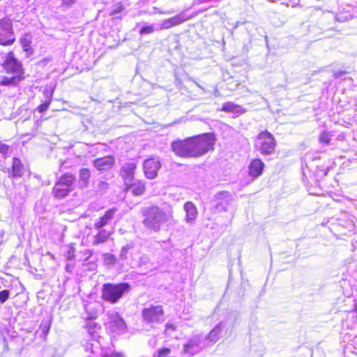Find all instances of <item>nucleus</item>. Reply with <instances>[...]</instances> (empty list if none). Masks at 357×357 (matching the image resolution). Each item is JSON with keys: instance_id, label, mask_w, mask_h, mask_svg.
Listing matches in <instances>:
<instances>
[{"instance_id": "nucleus-1", "label": "nucleus", "mask_w": 357, "mask_h": 357, "mask_svg": "<svg viewBox=\"0 0 357 357\" xmlns=\"http://www.w3.org/2000/svg\"><path fill=\"white\" fill-rule=\"evenodd\" d=\"M141 213L144 217L142 223L144 227L154 232H158L163 225L173 220V209L167 203L144 206Z\"/></svg>"}, {"instance_id": "nucleus-2", "label": "nucleus", "mask_w": 357, "mask_h": 357, "mask_svg": "<svg viewBox=\"0 0 357 357\" xmlns=\"http://www.w3.org/2000/svg\"><path fill=\"white\" fill-rule=\"evenodd\" d=\"M130 289V285L127 282L105 283L102 287L101 298L111 304H115Z\"/></svg>"}, {"instance_id": "nucleus-3", "label": "nucleus", "mask_w": 357, "mask_h": 357, "mask_svg": "<svg viewBox=\"0 0 357 357\" xmlns=\"http://www.w3.org/2000/svg\"><path fill=\"white\" fill-rule=\"evenodd\" d=\"M190 138L192 140L193 158L200 157L213 149L215 138L212 134L206 133Z\"/></svg>"}, {"instance_id": "nucleus-4", "label": "nucleus", "mask_w": 357, "mask_h": 357, "mask_svg": "<svg viewBox=\"0 0 357 357\" xmlns=\"http://www.w3.org/2000/svg\"><path fill=\"white\" fill-rule=\"evenodd\" d=\"M276 141L272 134L268 131L261 132L255 142V149L263 156H269L275 153Z\"/></svg>"}, {"instance_id": "nucleus-5", "label": "nucleus", "mask_w": 357, "mask_h": 357, "mask_svg": "<svg viewBox=\"0 0 357 357\" xmlns=\"http://www.w3.org/2000/svg\"><path fill=\"white\" fill-rule=\"evenodd\" d=\"M208 344L205 343L204 337L200 334L193 335L185 340L183 344L181 354L192 357L203 351Z\"/></svg>"}, {"instance_id": "nucleus-6", "label": "nucleus", "mask_w": 357, "mask_h": 357, "mask_svg": "<svg viewBox=\"0 0 357 357\" xmlns=\"http://www.w3.org/2000/svg\"><path fill=\"white\" fill-rule=\"evenodd\" d=\"M75 178L72 174H64L55 183L52 190L53 195L59 199L66 197L73 190Z\"/></svg>"}, {"instance_id": "nucleus-7", "label": "nucleus", "mask_w": 357, "mask_h": 357, "mask_svg": "<svg viewBox=\"0 0 357 357\" xmlns=\"http://www.w3.org/2000/svg\"><path fill=\"white\" fill-rule=\"evenodd\" d=\"M15 36L13 29L12 21L8 18L0 20V44L3 46L13 45Z\"/></svg>"}, {"instance_id": "nucleus-8", "label": "nucleus", "mask_w": 357, "mask_h": 357, "mask_svg": "<svg viewBox=\"0 0 357 357\" xmlns=\"http://www.w3.org/2000/svg\"><path fill=\"white\" fill-rule=\"evenodd\" d=\"M191 138L177 139L171 143V150L181 158H193Z\"/></svg>"}, {"instance_id": "nucleus-9", "label": "nucleus", "mask_w": 357, "mask_h": 357, "mask_svg": "<svg viewBox=\"0 0 357 357\" xmlns=\"http://www.w3.org/2000/svg\"><path fill=\"white\" fill-rule=\"evenodd\" d=\"M234 196L228 191L217 192L213 198V203L217 211H227L228 207L233 203Z\"/></svg>"}, {"instance_id": "nucleus-10", "label": "nucleus", "mask_w": 357, "mask_h": 357, "mask_svg": "<svg viewBox=\"0 0 357 357\" xmlns=\"http://www.w3.org/2000/svg\"><path fill=\"white\" fill-rule=\"evenodd\" d=\"M2 66L7 73L23 75L24 73L22 63L15 57L13 52L8 53Z\"/></svg>"}, {"instance_id": "nucleus-11", "label": "nucleus", "mask_w": 357, "mask_h": 357, "mask_svg": "<svg viewBox=\"0 0 357 357\" xmlns=\"http://www.w3.org/2000/svg\"><path fill=\"white\" fill-rule=\"evenodd\" d=\"M144 320L147 323H160L163 321V310L161 305L144 308L142 311Z\"/></svg>"}, {"instance_id": "nucleus-12", "label": "nucleus", "mask_w": 357, "mask_h": 357, "mask_svg": "<svg viewBox=\"0 0 357 357\" xmlns=\"http://www.w3.org/2000/svg\"><path fill=\"white\" fill-rule=\"evenodd\" d=\"M160 167L161 162L158 158H151L145 160L143 164L145 176L149 179L155 178Z\"/></svg>"}, {"instance_id": "nucleus-13", "label": "nucleus", "mask_w": 357, "mask_h": 357, "mask_svg": "<svg viewBox=\"0 0 357 357\" xmlns=\"http://www.w3.org/2000/svg\"><path fill=\"white\" fill-rule=\"evenodd\" d=\"M106 325L116 333L123 332L126 328L124 320L116 312L108 313Z\"/></svg>"}, {"instance_id": "nucleus-14", "label": "nucleus", "mask_w": 357, "mask_h": 357, "mask_svg": "<svg viewBox=\"0 0 357 357\" xmlns=\"http://www.w3.org/2000/svg\"><path fill=\"white\" fill-rule=\"evenodd\" d=\"M136 168L137 165L133 162H128L123 165L120 174L125 185L130 183L131 181H134Z\"/></svg>"}, {"instance_id": "nucleus-15", "label": "nucleus", "mask_w": 357, "mask_h": 357, "mask_svg": "<svg viewBox=\"0 0 357 357\" xmlns=\"http://www.w3.org/2000/svg\"><path fill=\"white\" fill-rule=\"evenodd\" d=\"M114 162L115 159L112 155H107L94 160L93 165L99 171H106L111 169Z\"/></svg>"}, {"instance_id": "nucleus-16", "label": "nucleus", "mask_w": 357, "mask_h": 357, "mask_svg": "<svg viewBox=\"0 0 357 357\" xmlns=\"http://www.w3.org/2000/svg\"><path fill=\"white\" fill-rule=\"evenodd\" d=\"M188 19L185 17L183 14H179L174 17L165 20L160 24H158L159 31L162 29H170L174 26L178 25L186 21Z\"/></svg>"}, {"instance_id": "nucleus-17", "label": "nucleus", "mask_w": 357, "mask_h": 357, "mask_svg": "<svg viewBox=\"0 0 357 357\" xmlns=\"http://www.w3.org/2000/svg\"><path fill=\"white\" fill-rule=\"evenodd\" d=\"M117 211L116 208H112L107 211L105 215L100 217L95 223L94 228L96 229H103L114 217V214Z\"/></svg>"}, {"instance_id": "nucleus-18", "label": "nucleus", "mask_w": 357, "mask_h": 357, "mask_svg": "<svg viewBox=\"0 0 357 357\" xmlns=\"http://www.w3.org/2000/svg\"><path fill=\"white\" fill-rule=\"evenodd\" d=\"M126 185L127 190H131L132 193L135 196H140L144 195L146 185L144 181L142 180H134L130 183H128Z\"/></svg>"}, {"instance_id": "nucleus-19", "label": "nucleus", "mask_w": 357, "mask_h": 357, "mask_svg": "<svg viewBox=\"0 0 357 357\" xmlns=\"http://www.w3.org/2000/svg\"><path fill=\"white\" fill-rule=\"evenodd\" d=\"M264 164L260 159H254L249 165V174L253 178L259 176L264 170Z\"/></svg>"}, {"instance_id": "nucleus-20", "label": "nucleus", "mask_w": 357, "mask_h": 357, "mask_svg": "<svg viewBox=\"0 0 357 357\" xmlns=\"http://www.w3.org/2000/svg\"><path fill=\"white\" fill-rule=\"evenodd\" d=\"M221 110L236 116L245 112V109L243 107L232 102H225Z\"/></svg>"}, {"instance_id": "nucleus-21", "label": "nucleus", "mask_w": 357, "mask_h": 357, "mask_svg": "<svg viewBox=\"0 0 357 357\" xmlns=\"http://www.w3.org/2000/svg\"><path fill=\"white\" fill-rule=\"evenodd\" d=\"M85 312L87 314L86 319H95L98 317V309L101 308V306L95 302H90L85 303L84 305Z\"/></svg>"}, {"instance_id": "nucleus-22", "label": "nucleus", "mask_w": 357, "mask_h": 357, "mask_svg": "<svg viewBox=\"0 0 357 357\" xmlns=\"http://www.w3.org/2000/svg\"><path fill=\"white\" fill-rule=\"evenodd\" d=\"M223 327V323L220 322L218 324H217L208 333L207 337H205V341H208L211 344H214L216 342L220 337V334L222 333Z\"/></svg>"}, {"instance_id": "nucleus-23", "label": "nucleus", "mask_w": 357, "mask_h": 357, "mask_svg": "<svg viewBox=\"0 0 357 357\" xmlns=\"http://www.w3.org/2000/svg\"><path fill=\"white\" fill-rule=\"evenodd\" d=\"M184 209L186 213V222L192 224L194 222L197 216V210L192 202H187L184 205Z\"/></svg>"}, {"instance_id": "nucleus-24", "label": "nucleus", "mask_w": 357, "mask_h": 357, "mask_svg": "<svg viewBox=\"0 0 357 357\" xmlns=\"http://www.w3.org/2000/svg\"><path fill=\"white\" fill-rule=\"evenodd\" d=\"M24 167L21 160L17 158H13L12 169L9 174L14 178H20L23 175Z\"/></svg>"}, {"instance_id": "nucleus-25", "label": "nucleus", "mask_w": 357, "mask_h": 357, "mask_svg": "<svg viewBox=\"0 0 357 357\" xmlns=\"http://www.w3.org/2000/svg\"><path fill=\"white\" fill-rule=\"evenodd\" d=\"M87 322L85 325V328L88 334L91 336V339H97L98 331L100 329V326L98 324L96 323L93 319H87Z\"/></svg>"}, {"instance_id": "nucleus-26", "label": "nucleus", "mask_w": 357, "mask_h": 357, "mask_svg": "<svg viewBox=\"0 0 357 357\" xmlns=\"http://www.w3.org/2000/svg\"><path fill=\"white\" fill-rule=\"evenodd\" d=\"M84 347L86 352L89 354L88 357L97 356L100 350V344L96 339H91V342H87Z\"/></svg>"}, {"instance_id": "nucleus-27", "label": "nucleus", "mask_w": 357, "mask_h": 357, "mask_svg": "<svg viewBox=\"0 0 357 357\" xmlns=\"http://www.w3.org/2000/svg\"><path fill=\"white\" fill-rule=\"evenodd\" d=\"M98 233L94 236L93 245H97L100 243L106 242L112 234V231H108L105 229H98Z\"/></svg>"}, {"instance_id": "nucleus-28", "label": "nucleus", "mask_w": 357, "mask_h": 357, "mask_svg": "<svg viewBox=\"0 0 357 357\" xmlns=\"http://www.w3.org/2000/svg\"><path fill=\"white\" fill-rule=\"evenodd\" d=\"M24 77L23 75H14L11 77H3L0 81V85L1 86H17L23 79Z\"/></svg>"}, {"instance_id": "nucleus-29", "label": "nucleus", "mask_w": 357, "mask_h": 357, "mask_svg": "<svg viewBox=\"0 0 357 357\" xmlns=\"http://www.w3.org/2000/svg\"><path fill=\"white\" fill-rule=\"evenodd\" d=\"M155 31H159L158 24H144L140 29L139 33L140 35H149Z\"/></svg>"}, {"instance_id": "nucleus-30", "label": "nucleus", "mask_w": 357, "mask_h": 357, "mask_svg": "<svg viewBox=\"0 0 357 357\" xmlns=\"http://www.w3.org/2000/svg\"><path fill=\"white\" fill-rule=\"evenodd\" d=\"M79 183L82 187H86L91 176V172L87 168H82L79 170Z\"/></svg>"}, {"instance_id": "nucleus-31", "label": "nucleus", "mask_w": 357, "mask_h": 357, "mask_svg": "<svg viewBox=\"0 0 357 357\" xmlns=\"http://www.w3.org/2000/svg\"><path fill=\"white\" fill-rule=\"evenodd\" d=\"M134 245L132 243H128L123 246L120 251L119 260L125 261L128 259V255H130V250L133 248Z\"/></svg>"}, {"instance_id": "nucleus-32", "label": "nucleus", "mask_w": 357, "mask_h": 357, "mask_svg": "<svg viewBox=\"0 0 357 357\" xmlns=\"http://www.w3.org/2000/svg\"><path fill=\"white\" fill-rule=\"evenodd\" d=\"M102 257L105 265L109 268H112L116 263L117 259L116 257L111 253H105Z\"/></svg>"}, {"instance_id": "nucleus-33", "label": "nucleus", "mask_w": 357, "mask_h": 357, "mask_svg": "<svg viewBox=\"0 0 357 357\" xmlns=\"http://www.w3.org/2000/svg\"><path fill=\"white\" fill-rule=\"evenodd\" d=\"M331 139V135L326 131L321 132L319 137V142L321 144H328Z\"/></svg>"}, {"instance_id": "nucleus-34", "label": "nucleus", "mask_w": 357, "mask_h": 357, "mask_svg": "<svg viewBox=\"0 0 357 357\" xmlns=\"http://www.w3.org/2000/svg\"><path fill=\"white\" fill-rule=\"evenodd\" d=\"M54 90L52 88H45L43 91L45 100L51 102L52 100Z\"/></svg>"}, {"instance_id": "nucleus-35", "label": "nucleus", "mask_w": 357, "mask_h": 357, "mask_svg": "<svg viewBox=\"0 0 357 357\" xmlns=\"http://www.w3.org/2000/svg\"><path fill=\"white\" fill-rule=\"evenodd\" d=\"M10 291L8 289H3L0 291V304L4 303L9 298Z\"/></svg>"}, {"instance_id": "nucleus-36", "label": "nucleus", "mask_w": 357, "mask_h": 357, "mask_svg": "<svg viewBox=\"0 0 357 357\" xmlns=\"http://www.w3.org/2000/svg\"><path fill=\"white\" fill-rule=\"evenodd\" d=\"M124 6L121 3H117L113 6V9L110 13V15H115L121 13L124 10Z\"/></svg>"}, {"instance_id": "nucleus-37", "label": "nucleus", "mask_w": 357, "mask_h": 357, "mask_svg": "<svg viewBox=\"0 0 357 357\" xmlns=\"http://www.w3.org/2000/svg\"><path fill=\"white\" fill-rule=\"evenodd\" d=\"M50 103L51 102L45 100L44 102H43L42 104L38 105V107H37V110L40 113H43L44 112H45L48 109Z\"/></svg>"}, {"instance_id": "nucleus-38", "label": "nucleus", "mask_w": 357, "mask_h": 357, "mask_svg": "<svg viewBox=\"0 0 357 357\" xmlns=\"http://www.w3.org/2000/svg\"><path fill=\"white\" fill-rule=\"evenodd\" d=\"M171 353V350L169 348H162L158 351L157 357H166Z\"/></svg>"}, {"instance_id": "nucleus-39", "label": "nucleus", "mask_w": 357, "mask_h": 357, "mask_svg": "<svg viewBox=\"0 0 357 357\" xmlns=\"http://www.w3.org/2000/svg\"><path fill=\"white\" fill-rule=\"evenodd\" d=\"M10 150L9 146L0 142V153L3 155L6 156Z\"/></svg>"}, {"instance_id": "nucleus-40", "label": "nucleus", "mask_w": 357, "mask_h": 357, "mask_svg": "<svg viewBox=\"0 0 357 357\" xmlns=\"http://www.w3.org/2000/svg\"><path fill=\"white\" fill-rule=\"evenodd\" d=\"M22 47L25 52H28L30 50V42L26 38L21 40Z\"/></svg>"}, {"instance_id": "nucleus-41", "label": "nucleus", "mask_w": 357, "mask_h": 357, "mask_svg": "<svg viewBox=\"0 0 357 357\" xmlns=\"http://www.w3.org/2000/svg\"><path fill=\"white\" fill-rule=\"evenodd\" d=\"M108 188V184L105 181H100L98 183V188L100 192L105 191Z\"/></svg>"}, {"instance_id": "nucleus-42", "label": "nucleus", "mask_w": 357, "mask_h": 357, "mask_svg": "<svg viewBox=\"0 0 357 357\" xmlns=\"http://www.w3.org/2000/svg\"><path fill=\"white\" fill-rule=\"evenodd\" d=\"M105 357H123V356L121 354L118 353H111L110 354H105ZM90 357H98V356H90Z\"/></svg>"}, {"instance_id": "nucleus-43", "label": "nucleus", "mask_w": 357, "mask_h": 357, "mask_svg": "<svg viewBox=\"0 0 357 357\" xmlns=\"http://www.w3.org/2000/svg\"><path fill=\"white\" fill-rule=\"evenodd\" d=\"M77 0H61L62 3L66 6H70L74 3Z\"/></svg>"}, {"instance_id": "nucleus-44", "label": "nucleus", "mask_w": 357, "mask_h": 357, "mask_svg": "<svg viewBox=\"0 0 357 357\" xmlns=\"http://www.w3.org/2000/svg\"><path fill=\"white\" fill-rule=\"evenodd\" d=\"M344 74H345V73L343 71H338V72L335 73L334 77L336 79H339V78H341Z\"/></svg>"}, {"instance_id": "nucleus-45", "label": "nucleus", "mask_w": 357, "mask_h": 357, "mask_svg": "<svg viewBox=\"0 0 357 357\" xmlns=\"http://www.w3.org/2000/svg\"><path fill=\"white\" fill-rule=\"evenodd\" d=\"M176 329V327L174 324H167L166 325V331H168L169 330H171V331H175Z\"/></svg>"}, {"instance_id": "nucleus-46", "label": "nucleus", "mask_w": 357, "mask_h": 357, "mask_svg": "<svg viewBox=\"0 0 357 357\" xmlns=\"http://www.w3.org/2000/svg\"><path fill=\"white\" fill-rule=\"evenodd\" d=\"M73 258H74V252L71 251V250L68 251V255H67V259L68 260H72Z\"/></svg>"}, {"instance_id": "nucleus-47", "label": "nucleus", "mask_w": 357, "mask_h": 357, "mask_svg": "<svg viewBox=\"0 0 357 357\" xmlns=\"http://www.w3.org/2000/svg\"><path fill=\"white\" fill-rule=\"evenodd\" d=\"M208 2H217L216 0H198V3H204Z\"/></svg>"}, {"instance_id": "nucleus-48", "label": "nucleus", "mask_w": 357, "mask_h": 357, "mask_svg": "<svg viewBox=\"0 0 357 357\" xmlns=\"http://www.w3.org/2000/svg\"><path fill=\"white\" fill-rule=\"evenodd\" d=\"M336 20L340 21V22H343V21H344V19H342L340 17H336Z\"/></svg>"}, {"instance_id": "nucleus-49", "label": "nucleus", "mask_w": 357, "mask_h": 357, "mask_svg": "<svg viewBox=\"0 0 357 357\" xmlns=\"http://www.w3.org/2000/svg\"><path fill=\"white\" fill-rule=\"evenodd\" d=\"M355 311L357 312V302L355 304Z\"/></svg>"}]
</instances>
